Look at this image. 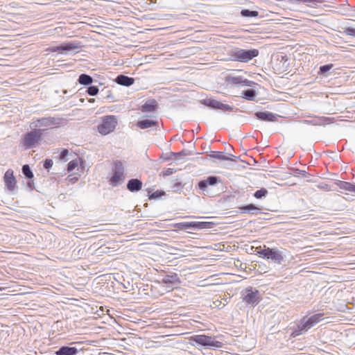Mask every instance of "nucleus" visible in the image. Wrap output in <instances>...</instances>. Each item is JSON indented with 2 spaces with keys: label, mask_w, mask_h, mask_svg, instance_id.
<instances>
[{
  "label": "nucleus",
  "mask_w": 355,
  "mask_h": 355,
  "mask_svg": "<svg viewBox=\"0 0 355 355\" xmlns=\"http://www.w3.org/2000/svg\"><path fill=\"white\" fill-rule=\"evenodd\" d=\"M232 60L241 62H248L259 55V51L253 49L250 50L235 48L232 51Z\"/></svg>",
  "instance_id": "1"
},
{
  "label": "nucleus",
  "mask_w": 355,
  "mask_h": 355,
  "mask_svg": "<svg viewBox=\"0 0 355 355\" xmlns=\"http://www.w3.org/2000/svg\"><path fill=\"white\" fill-rule=\"evenodd\" d=\"M241 298L246 305L254 307L261 300V295L258 290L248 287L241 292Z\"/></svg>",
  "instance_id": "2"
},
{
  "label": "nucleus",
  "mask_w": 355,
  "mask_h": 355,
  "mask_svg": "<svg viewBox=\"0 0 355 355\" xmlns=\"http://www.w3.org/2000/svg\"><path fill=\"white\" fill-rule=\"evenodd\" d=\"M117 123V119L115 116H105L103 117L102 121L98 124L97 129L101 135H107L115 130Z\"/></svg>",
  "instance_id": "3"
},
{
  "label": "nucleus",
  "mask_w": 355,
  "mask_h": 355,
  "mask_svg": "<svg viewBox=\"0 0 355 355\" xmlns=\"http://www.w3.org/2000/svg\"><path fill=\"white\" fill-rule=\"evenodd\" d=\"M218 183H221L220 177L209 176L207 179L200 181L198 184V187L205 195L213 197L216 194L212 192L209 187H216Z\"/></svg>",
  "instance_id": "4"
},
{
  "label": "nucleus",
  "mask_w": 355,
  "mask_h": 355,
  "mask_svg": "<svg viewBox=\"0 0 355 355\" xmlns=\"http://www.w3.org/2000/svg\"><path fill=\"white\" fill-rule=\"evenodd\" d=\"M191 340L210 349L220 348L223 343L214 338L206 335H195L191 337Z\"/></svg>",
  "instance_id": "5"
},
{
  "label": "nucleus",
  "mask_w": 355,
  "mask_h": 355,
  "mask_svg": "<svg viewBox=\"0 0 355 355\" xmlns=\"http://www.w3.org/2000/svg\"><path fill=\"white\" fill-rule=\"evenodd\" d=\"M258 254L264 259H270L275 263L281 264L284 261L282 252L277 248H265L259 251Z\"/></svg>",
  "instance_id": "6"
},
{
  "label": "nucleus",
  "mask_w": 355,
  "mask_h": 355,
  "mask_svg": "<svg viewBox=\"0 0 355 355\" xmlns=\"http://www.w3.org/2000/svg\"><path fill=\"white\" fill-rule=\"evenodd\" d=\"M42 136L41 130H34L25 135L23 139V145L27 148H33L40 140Z\"/></svg>",
  "instance_id": "7"
},
{
  "label": "nucleus",
  "mask_w": 355,
  "mask_h": 355,
  "mask_svg": "<svg viewBox=\"0 0 355 355\" xmlns=\"http://www.w3.org/2000/svg\"><path fill=\"white\" fill-rule=\"evenodd\" d=\"M80 47V46L79 45V44L78 42H71L63 43L60 46H50L46 49V51L51 52V53H53V52L62 53L63 51H69L75 50Z\"/></svg>",
  "instance_id": "8"
},
{
  "label": "nucleus",
  "mask_w": 355,
  "mask_h": 355,
  "mask_svg": "<svg viewBox=\"0 0 355 355\" xmlns=\"http://www.w3.org/2000/svg\"><path fill=\"white\" fill-rule=\"evenodd\" d=\"M202 103L205 105L207 107L214 108V109H219L222 110H226V111H232L234 110V107L227 105L224 104L217 100L212 99V98H207L202 101Z\"/></svg>",
  "instance_id": "9"
},
{
  "label": "nucleus",
  "mask_w": 355,
  "mask_h": 355,
  "mask_svg": "<svg viewBox=\"0 0 355 355\" xmlns=\"http://www.w3.org/2000/svg\"><path fill=\"white\" fill-rule=\"evenodd\" d=\"M202 103L205 105L207 107L214 108V109H219L222 110H226V111H232L234 110V107L227 105L224 104L217 100L212 99V98H207L202 101Z\"/></svg>",
  "instance_id": "10"
},
{
  "label": "nucleus",
  "mask_w": 355,
  "mask_h": 355,
  "mask_svg": "<svg viewBox=\"0 0 355 355\" xmlns=\"http://www.w3.org/2000/svg\"><path fill=\"white\" fill-rule=\"evenodd\" d=\"M61 122V119L55 118L51 116L48 117H42L37 119L35 121V127L41 128V127H49L53 125H59Z\"/></svg>",
  "instance_id": "11"
},
{
  "label": "nucleus",
  "mask_w": 355,
  "mask_h": 355,
  "mask_svg": "<svg viewBox=\"0 0 355 355\" xmlns=\"http://www.w3.org/2000/svg\"><path fill=\"white\" fill-rule=\"evenodd\" d=\"M226 81L228 84L242 86H250L252 83V81L242 76H228L226 78Z\"/></svg>",
  "instance_id": "12"
},
{
  "label": "nucleus",
  "mask_w": 355,
  "mask_h": 355,
  "mask_svg": "<svg viewBox=\"0 0 355 355\" xmlns=\"http://www.w3.org/2000/svg\"><path fill=\"white\" fill-rule=\"evenodd\" d=\"M4 182L9 191H13L16 184V180L13 175V171L8 169L4 174Z\"/></svg>",
  "instance_id": "13"
},
{
  "label": "nucleus",
  "mask_w": 355,
  "mask_h": 355,
  "mask_svg": "<svg viewBox=\"0 0 355 355\" xmlns=\"http://www.w3.org/2000/svg\"><path fill=\"white\" fill-rule=\"evenodd\" d=\"M311 327H312L311 326V324H309L308 320L306 318H303L300 321V324H297V327L295 329L292 334L294 336L301 335L304 332L311 329Z\"/></svg>",
  "instance_id": "14"
},
{
  "label": "nucleus",
  "mask_w": 355,
  "mask_h": 355,
  "mask_svg": "<svg viewBox=\"0 0 355 355\" xmlns=\"http://www.w3.org/2000/svg\"><path fill=\"white\" fill-rule=\"evenodd\" d=\"M79 349L75 347L62 346L55 352V355H77Z\"/></svg>",
  "instance_id": "15"
},
{
  "label": "nucleus",
  "mask_w": 355,
  "mask_h": 355,
  "mask_svg": "<svg viewBox=\"0 0 355 355\" xmlns=\"http://www.w3.org/2000/svg\"><path fill=\"white\" fill-rule=\"evenodd\" d=\"M257 119L265 121H275L277 115L268 111L257 112L255 114Z\"/></svg>",
  "instance_id": "16"
},
{
  "label": "nucleus",
  "mask_w": 355,
  "mask_h": 355,
  "mask_svg": "<svg viewBox=\"0 0 355 355\" xmlns=\"http://www.w3.org/2000/svg\"><path fill=\"white\" fill-rule=\"evenodd\" d=\"M142 182L137 179H130L127 184V189L131 192H137L142 188Z\"/></svg>",
  "instance_id": "17"
},
{
  "label": "nucleus",
  "mask_w": 355,
  "mask_h": 355,
  "mask_svg": "<svg viewBox=\"0 0 355 355\" xmlns=\"http://www.w3.org/2000/svg\"><path fill=\"white\" fill-rule=\"evenodd\" d=\"M115 81L120 85L128 87L135 83V79L133 78L121 74L116 78Z\"/></svg>",
  "instance_id": "18"
},
{
  "label": "nucleus",
  "mask_w": 355,
  "mask_h": 355,
  "mask_svg": "<svg viewBox=\"0 0 355 355\" xmlns=\"http://www.w3.org/2000/svg\"><path fill=\"white\" fill-rule=\"evenodd\" d=\"M178 227H198L199 229L206 228L207 227V223L205 222H186V223H180L177 225Z\"/></svg>",
  "instance_id": "19"
},
{
  "label": "nucleus",
  "mask_w": 355,
  "mask_h": 355,
  "mask_svg": "<svg viewBox=\"0 0 355 355\" xmlns=\"http://www.w3.org/2000/svg\"><path fill=\"white\" fill-rule=\"evenodd\" d=\"M158 107V104L155 99L148 100L141 107L143 112H150L155 111Z\"/></svg>",
  "instance_id": "20"
},
{
  "label": "nucleus",
  "mask_w": 355,
  "mask_h": 355,
  "mask_svg": "<svg viewBox=\"0 0 355 355\" xmlns=\"http://www.w3.org/2000/svg\"><path fill=\"white\" fill-rule=\"evenodd\" d=\"M335 184L340 189L345 191H348L349 192L355 193V185L352 184L350 182L336 180Z\"/></svg>",
  "instance_id": "21"
},
{
  "label": "nucleus",
  "mask_w": 355,
  "mask_h": 355,
  "mask_svg": "<svg viewBox=\"0 0 355 355\" xmlns=\"http://www.w3.org/2000/svg\"><path fill=\"white\" fill-rule=\"evenodd\" d=\"M211 157L216 158L220 160H224V161H235L236 159L239 158V157L231 155L230 157H227L225 155H222V153L220 152H216V151H212L211 154L209 155Z\"/></svg>",
  "instance_id": "22"
},
{
  "label": "nucleus",
  "mask_w": 355,
  "mask_h": 355,
  "mask_svg": "<svg viewBox=\"0 0 355 355\" xmlns=\"http://www.w3.org/2000/svg\"><path fill=\"white\" fill-rule=\"evenodd\" d=\"M240 209L243 214H257L260 212V209L253 204H249L248 205L241 207H240Z\"/></svg>",
  "instance_id": "23"
},
{
  "label": "nucleus",
  "mask_w": 355,
  "mask_h": 355,
  "mask_svg": "<svg viewBox=\"0 0 355 355\" xmlns=\"http://www.w3.org/2000/svg\"><path fill=\"white\" fill-rule=\"evenodd\" d=\"M162 282L168 284H175L180 282L179 277L176 273H174L173 275H167L163 277L162 279Z\"/></svg>",
  "instance_id": "24"
},
{
  "label": "nucleus",
  "mask_w": 355,
  "mask_h": 355,
  "mask_svg": "<svg viewBox=\"0 0 355 355\" xmlns=\"http://www.w3.org/2000/svg\"><path fill=\"white\" fill-rule=\"evenodd\" d=\"M157 125V121L150 119H144L139 121L137 123V125L141 129L149 128L153 126H156Z\"/></svg>",
  "instance_id": "25"
},
{
  "label": "nucleus",
  "mask_w": 355,
  "mask_h": 355,
  "mask_svg": "<svg viewBox=\"0 0 355 355\" xmlns=\"http://www.w3.org/2000/svg\"><path fill=\"white\" fill-rule=\"evenodd\" d=\"M257 96V92L254 89H249L247 90H244L241 93V97L248 100L253 101L255 100Z\"/></svg>",
  "instance_id": "26"
},
{
  "label": "nucleus",
  "mask_w": 355,
  "mask_h": 355,
  "mask_svg": "<svg viewBox=\"0 0 355 355\" xmlns=\"http://www.w3.org/2000/svg\"><path fill=\"white\" fill-rule=\"evenodd\" d=\"M78 81L82 85H89L93 83V78L87 74L82 73L79 76Z\"/></svg>",
  "instance_id": "27"
},
{
  "label": "nucleus",
  "mask_w": 355,
  "mask_h": 355,
  "mask_svg": "<svg viewBox=\"0 0 355 355\" xmlns=\"http://www.w3.org/2000/svg\"><path fill=\"white\" fill-rule=\"evenodd\" d=\"M340 28L341 30L338 31L340 33L355 37V28L345 26H341Z\"/></svg>",
  "instance_id": "28"
},
{
  "label": "nucleus",
  "mask_w": 355,
  "mask_h": 355,
  "mask_svg": "<svg viewBox=\"0 0 355 355\" xmlns=\"http://www.w3.org/2000/svg\"><path fill=\"white\" fill-rule=\"evenodd\" d=\"M113 175L110 179V182L112 186H116L120 184L124 180V175L120 173L113 172Z\"/></svg>",
  "instance_id": "29"
},
{
  "label": "nucleus",
  "mask_w": 355,
  "mask_h": 355,
  "mask_svg": "<svg viewBox=\"0 0 355 355\" xmlns=\"http://www.w3.org/2000/svg\"><path fill=\"white\" fill-rule=\"evenodd\" d=\"M322 313H317L311 315L309 318H306V320L309 322V324H311V327H313L322 319Z\"/></svg>",
  "instance_id": "30"
},
{
  "label": "nucleus",
  "mask_w": 355,
  "mask_h": 355,
  "mask_svg": "<svg viewBox=\"0 0 355 355\" xmlns=\"http://www.w3.org/2000/svg\"><path fill=\"white\" fill-rule=\"evenodd\" d=\"M241 15L244 17H257L259 14L258 11L243 9L241 11Z\"/></svg>",
  "instance_id": "31"
},
{
  "label": "nucleus",
  "mask_w": 355,
  "mask_h": 355,
  "mask_svg": "<svg viewBox=\"0 0 355 355\" xmlns=\"http://www.w3.org/2000/svg\"><path fill=\"white\" fill-rule=\"evenodd\" d=\"M113 172L124 175V166L122 162L116 160L114 162Z\"/></svg>",
  "instance_id": "32"
},
{
  "label": "nucleus",
  "mask_w": 355,
  "mask_h": 355,
  "mask_svg": "<svg viewBox=\"0 0 355 355\" xmlns=\"http://www.w3.org/2000/svg\"><path fill=\"white\" fill-rule=\"evenodd\" d=\"M22 173L28 179H31L33 178V173L28 164H25L22 166Z\"/></svg>",
  "instance_id": "33"
},
{
  "label": "nucleus",
  "mask_w": 355,
  "mask_h": 355,
  "mask_svg": "<svg viewBox=\"0 0 355 355\" xmlns=\"http://www.w3.org/2000/svg\"><path fill=\"white\" fill-rule=\"evenodd\" d=\"M268 190L265 188H261L259 190H257L254 193V196L257 199H261L263 197H265L268 194Z\"/></svg>",
  "instance_id": "34"
},
{
  "label": "nucleus",
  "mask_w": 355,
  "mask_h": 355,
  "mask_svg": "<svg viewBox=\"0 0 355 355\" xmlns=\"http://www.w3.org/2000/svg\"><path fill=\"white\" fill-rule=\"evenodd\" d=\"M324 2L323 0H308L307 6L311 8H316L320 3Z\"/></svg>",
  "instance_id": "35"
},
{
  "label": "nucleus",
  "mask_w": 355,
  "mask_h": 355,
  "mask_svg": "<svg viewBox=\"0 0 355 355\" xmlns=\"http://www.w3.org/2000/svg\"><path fill=\"white\" fill-rule=\"evenodd\" d=\"M333 67V64L322 65L320 67L319 72L324 74L328 72Z\"/></svg>",
  "instance_id": "36"
},
{
  "label": "nucleus",
  "mask_w": 355,
  "mask_h": 355,
  "mask_svg": "<svg viewBox=\"0 0 355 355\" xmlns=\"http://www.w3.org/2000/svg\"><path fill=\"white\" fill-rule=\"evenodd\" d=\"M87 93L89 96H96L98 93V88L96 86H89L87 88Z\"/></svg>",
  "instance_id": "37"
},
{
  "label": "nucleus",
  "mask_w": 355,
  "mask_h": 355,
  "mask_svg": "<svg viewBox=\"0 0 355 355\" xmlns=\"http://www.w3.org/2000/svg\"><path fill=\"white\" fill-rule=\"evenodd\" d=\"M192 155V153L189 150H182V151L179 152V153H171V155L172 156H181V155H183V156H187V155Z\"/></svg>",
  "instance_id": "38"
},
{
  "label": "nucleus",
  "mask_w": 355,
  "mask_h": 355,
  "mask_svg": "<svg viewBox=\"0 0 355 355\" xmlns=\"http://www.w3.org/2000/svg\"><path fill=\"white\" fill-rule=\"evenodd\" d=\"M78 166L77 160H71L67 165V171L69 172L73 171Z\"/></svg>",
  "instance_id": "39"
},
{
  "label": "nucleus",
  "mask_w": 355,
  "mask_h": 355,
  "mask_svg": "<svg viewBox=\"0 0 355 355\" xmlns=\"http://www.w3.org/2000/svg\"><path fill=\"white\" fill-rule=\"evenodd\" d=\"M53 160L52 159H46L44 162V168H46V169H50L52 166H53Z\"/></svg>",
  "instance_id": "40"
},
{
  "label": "nucleus",
  "mask_w": 355,
  "mask_h": 355,
  "mask_svg": "<svg viewBox=\"0 0 355 355\" xmlns=\"http://www.w3.org/2000/svg\"><path fill=\"white\" fill-rule=\"evenodd\" d=\"M318 187L320 189L324 190V191H332L333 189L331 188V187L325 183H321L318 185Z\"/></svg>",
  "instance_id": "41"
},
{
  "label": "nucleus",
  "mask_w": 355,
  "mask_h": 355,
  "mask_svg": "<svg viewBox=\"0 0 355 355\" xmlns=\"http://www.w3.org/2000/svg\"><path fill=\"white\" fill-rule=\"evenodd\" d=\"M164 193V191H157L153 193L150 196V199H156V198H159L160 196H162Z\"/></svg>",
  "instance_id": "42"
},
{
  "label": "nucleus",
  "mask_w": 355,
  "mask_h": 355,
  "mask_svg": "<svg viewBox=\"0 0 355 355\" xmlns=\"http://www.w3.org/2000/svg\"><path fill=\"white\" fill-rule=\"evenodd\" d=\"M69 153L67 149H63L60 153V158L64 159Z\"/></svg>",
  "instance_id": "43"
},
{
  "label": "nucleus",
  "mask_w": 355,
  "mask_h": 355,
  "mask_svg": "<svg viewBox=\"0 0 355 355\" xmlns=\"http://www.w3.org/2000/svg\"><path fill=\"white\" fill-rule=\"evenodd\" d=\"M173 168H167L164 172V176H168V175H170L171 174H173Z\"/></svg>",
  "instance_id": "44"
},
{
  "label": "nucleus",
  "mask_w": 355,
  "mask_h": 355,
  "mask_svg": "<svg viewBox=\"0 0 355 355\" xmlns=\"http://www.w3.org/2000/svg\"><path fill=\"white\" fill-rule=\"evenodd\" d=\"M106 98H107V99H111V100H112V101H113V99H114V96H112V94H110L109 95H107Z\"/></svg>",
  "instance_id": "45"
},
{
  "label": "nucleus",
  "mask_w": 355,
  "mask_h": 355,
  "mask_svg": "<svg viewBox=\"0 0 355 355\" xmlns=\"http://www.w3.org/2000/svg\"><path fill=\"white\" fill-rule=\"evenodd\" d=\"M296 2H302V3H308V0H295Z\"/></svg>",
  "instance_id": "46"
},
{
  "label": "nucleus",
  "mask_w": 355,
  "mask_h": 355,
  "mask_svg": "<svg viewBox=\"0 0 355 355\" xmlns=\"http://www.w3.org/2000/svg\"><path fill=\"white\" fill-rule=\"evenodd\" d=\"M94 101H95V99H94V98H90V99L89 100V102H90V103H94Z\"/></svg>",
  "instance_id": "47"
},
{
  "label": "nucleus",
  "mask_w": 355,
  "mask_h": 355,
  "mask_svg": "<svg viewBox=\"0 0 355 355\" xmlns=\"http://www.w3.org/2000/svg\"><path fill=\"white\" fill-rule=\"evenodd\" d=\"M71 180L73 181V182H75V181L78 180V178H72Z\"/></svg>",
  "instance_id": "48"
}]
</instances>
